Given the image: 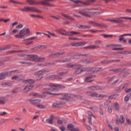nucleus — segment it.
Segmentation results:
<instances>
[{
  "label": "nucleus",
  "instance_id": "nucleus-1",
  "mask_svg": "<svg viewBox=\"0 0 131 131\" xmlns=\"http://www.w3.org/2000/svg\"><path fill=\"white\" fill-rule=\"evenodd\" d=\"M24 57L26 58V60L32 62H43L45 61V58L38 57L36 55H25Z\"/></svg>",
  "mask_w": 131,
  "mask_h": 131
},
{
  "label": "nucleus",
  "instance_id": "nucleus-2",
  "mask_svg": "<svg viewBox=\"0 0 131 131\" xmlns=\"http://www.w3.org/2000/svg\"><path fill=\"white\" fill-rule=\"evenodd\" d=\"M19 10L21 12H37V13H42V12L35 7L29 6H25L24 8H19Z\"/></svg>",
  "mask_w": 131,
  "mask_h": 131
},
{
  "label": "nucleus",
  "instance_id": "nucleus-3",
  "mask_svg": "<svg viewBox=\"0 0 131 131\" xmlns=\"http://www.w3.org/2000/svg\"><path fill=\"white\" fill-rule=\"evenodd\" d=\"M49 86L51 88L45 89L46 91H50V92H58V89L53 88H59V89H65V86L58 84L50 83Z\"/></svg>",
  "mask_w": 131,
  "mask_h": 131
},
{
  "label": "nucleus",
  "instance_id": "nucleus-4",
  "mask_svg": "<svg viewBox=\"0 0 131 131\" xmlns=\"http://www.w3.org/2000/svg\"><path fill=\"white\" fill-rule=\"evenodd\" d=\"M30 33V31L29 29H24L21 30L17 35H15L14 36L16 38H22L24 37V36H26V35H28Z\"/></svg>",
  "mask_w": 131,
  "mask_h": 131
},
{
  "label": "nucleus",
  "instance_id": "nucleus-5",
  "mask_svg": "<svg viewBox=\"0 0 131 131\" xmlns=\"http://www.w3.org/2000/svg\"><path fill=\"white\" fill-rule=\"evenodd\" d=\"M49 72H51V70L49 69L40 70L36 73V74H38V75L36 77L35 79L36 80H40L43 77V74L49 73Z\"/></svg>",
  "mask_w": 131,
  "mask_h": 131
},
{
  "label": "nucleus",
  "instance_id": "nucleus-6",
  "mask_svg": "<svg viewBox=\"0 0 131 131\" xmlns=\"http://www.w3.org/2000/svg\"><path fill=\"white\" fill-rule=\"evenodd\" d=\"M95 0H89L86 2H82L80 1L75 0L73 2L74 4H76L75 7H80L81 5H85V6L91 5V3H95Z\"/></svg>",
  "mask_w": 131,
  "mask_h": 131
},
{
  "label": "nucleus",
  "instance_id": "nucleus-7",
  "mask_svg": "<svg viewBox=\"0 0 131 131\" xmlns=\"http://www.w3.org/2000/svg\"><path fill=\"white\" fill-rule=\"evenodd\" d=\"M29 102L30 104H32V105H34L35 107H37L38 105L40 103V102H41V101L40 99L32 98L29 100Z\"/></svg>",
  "mask_w": 131,
  "mask_h": 131
},
{
  "label": "nucleus",
  "instance_id": "nucleus-8",
  "mask_svg": "<svg viewBox=\"0 0 131 131\" xmlns=\"http://www.w3.org/2000/svg\"><path fill=\"white\" fill-rule=\"evenodd\" d=\"M67 68H73V69H80V68H82V65L67 64Z\"/></svg>",
  "mask_w": 131,
  "mask_h": 131
},
{
  "label": "nucleus",
  "instance_id": "nucleus-9",
  "mask_svg": "<svg viewBox=\"0 0 131 131\" xmlns=\"http://www.w3.org/2000/svg\"><path fill=\"white\" fill-rule=\"evenodd\" d=\"M47 79H50L51 80H54L55 79H62V77H59L56 75H51L47 77Z\"/></svg>",
  "mask_w": 131,
  "mask_h": 131
},
{
  "label": "nucleus",
  "instance_id": "nucleus-10",
  "mask_svg": "<svg viewBox=\"0 0 131 131\" xmlns=\"http://www.w3.org/2000/svg\"><path fill=\"white\" fill-rule=\"evenodd\" d=\"M32 89H33V85H27L23 89H21V92H23V93H28V92H29V91H31V90H32Z\"/></svg>",
  "mask_w": 131,
  "mask_h": 131
},
{
  "label": "nucleus",
  "instance_id": "nucleus-11",
  "mask_svg": "<svg viewBox=\"0 0 131 131\" xmlns=\"http://www.w3.org/2000/svg\"><path fill=\"white\" fill-rule=\"evenodd\" d=\"M102 70V68L93 69L90 70L86 72V74H92V73H94V72H98V71H100Z\"/></svg>",
  "mask_w": 131,
  "mask_h": 131
},
{
  "label": "nucleus",
  "instance_id": "nucleus-12",
  "mask_svg": "<svg viewBox=\"0 0 131 131\" xmlns=\"http://www.w3.org/2000/svg\"><path fill=\"white\" fill-rule=\"evenodd\" d=\"M27 3H28L29 5L30 6H35L36 5H41V2L39 1L38 2H35L33 0H27Z\"/></svg>",
  "mask_w": 131,
  "mask_h": 131
},
{
  "label": "nucleus",
  "instance_id": "nucleus-13",
  "mask_svg": "<svg viewBox=\"0 0 131 131\" xmlns=\"http://www.w3.org/2000/svg\"><path fill=\"white\" fill-rule=\"evenodd\" d=\"M120 19H121L120 18V17L116 18L113 19H107V21H108L109 22H114V23H121V22H122L123 20H121Z\"/></svg>",
  "mask_w": 131,
  "mask_h": 131
},
{
  "label": "nucleus",
  "instance_id": "nucleus-14",
  "mask_svg": "<svg viewBox=\"0 0 131 131\" xmlns=\"http://www.w3.org/2000/svg\"><path fill=\"white\" fill-rule=\"evenodd\" d=\"M89 90H92V91H101L103 90L102 87H100L99 86H91L88 87Z\"/></svg>",
  "mask_w": 131,
  "mask_h": 131
},
{
  "label": "nucleus",
  "instance_id": "nucleus-15",
  "mask_svg": "<svg viewBox=\"0 0 131 131\" xmlns=\"http://www.w3.org/2000/svg\"><path fill=\"white\" fill-rule=\"evenodd\" d=\"M9 75V73L8 72H5L0 73V80H3V79H5L7 78V76Z\"/></svg>",
  "mask_w": 131,
  "mask_h": 131
},
{
  "label": "nucleus",
  "instance_id": "nucleus-16",
  "mask_svg": "<svg viewBox=\"0 0 131 131\" xmlns=\"http://www.w3.org/2000/svg\"><path fill=\"white\" fill-rule=\"evenodd\" d=\"M59 33L65 36H68V35H69V32H67L66 30L63 29H59Z\"/></svg>",
  "mask_w": 131,
  "mask_h": 131
},
{
  "label": "nucleus",
  "instance_id": "nucleus-17",
  "mask_svg": "<svg viewBox=\"0 0 131 131\" xmlns=\"http://www.w3.org/2000/svg\"><path fill=\"white\" fill-rule=\"evenodd\" d=\"M130 84V82L125 83L119 87V90L122 91V90H124V89H126V88H127V86H128Z\"/></svg>",
  "mask_w": 131,
  "mask_h": 131
},
{
  "label": "nucleus",
  "instance_id": "nucleus-18",
  "mask_svg": "<svg viewBox=\"0 0 131 131\" xmlns=\"http://www.w3.org/2000/svg\"><path fill=\"white\" fill-rule=\"evenodd\" d=\"M110 62H120V60L117 59V60H103L101 62V64H107L108 63H110Z\"/></svg>",
  "mask_w": 131,
  "mask_h": 131
},
{
  "label": "nucleus",
  "instance_id": "nucleus-19",
  "mask_svg": "<svg viewBox=\"0 0 131 131\" xmlns=\"http://www.w3.org/2000/svg\"><path fill=\"white\" fill-rule=\"evenodd\" d=\"M99 48H100V47L98 45L97 46L92 45V46L85 47L84 48V49H88V50H92V49H99Z\"/></svg>",
  "mask_w": 131,
  "mask_h": 131
},
{
  "label": "nucleus",
  "instance_id": "nucleus-20",
  "mask_svg": "<svg viewBox=\"0 0 131 131\" xmlns=\"http://www.w3.org/2000/svg\"><path fill=\"white\" fill-rule=\"evenodd\" d=\"M78 34H80V32L71 31L69 32L68 36H74V35H77Z\"/></svg>",
  "mask_w": 131,
  "mask_h": 131
},
{
  "label": "nucleus",
  "instance_id": "nucleus-21",
  "mask_svg": "<svg viewBox=\"0 0 131 131\" xmlns=\"http://www.w3.org/2000/svg\"><path fill=\"white\" fill-rule=\"evenodd\" d=\"M78 28L82 29H90L91 28L90 26H83L81 25H78L77 26Z\"/></svg>",
  "mask_w": 131,
  "mask_h": 131
},
{
  "label": "nucleus",
  "instance_id": "nucleus-22",
  "mask_svg": "<svg viewBox=\"0 0 131 131\" xmlns=\"http://www.w3.org/2000/svg\"><path fill=\"white\" fill-rule=\"evenodd\" d=\"M64 52L56 53L54 54H52L50 55V57H60V56H62L63 55Z\"/></svg>",
  "mask_w": 131,
  "mask_h": 131
},
{
  "label": "nucleus",
  "instance_id": "nucleus-23",
  "mask_svg": "<svg viewBox=\"0 0 131 131\" xmlns=\"http://www.w3.org/2000/svg\"><path fill=\"white\" fill-rule=\"evenodd\" d=\"M23 83H34L35 81L34 80L30 79H27V80H23Z\"/></svg>",
  "mask_w": 131,
  "mask_h": 131
},
{
  "label": "nucleus",
  "instance_id": "nucleus-24",
  "mask_svg": "<svg viewBox=\"0 0 131 131\" xmlns=\"http://www.w3.org/2000/svg\"><path fill=\"white\" fill-rule=\"evenodd\" d=\"M70 97H71V95L69 94H65L63 96V98H62V100L63 101H68L69 99H70Z\"/></svg>",
  "mask_w": 131,
  "mask_h": 131
},
{
  "label": "nucleus",
  "instance_id": "nucleus-25",
  "mask_svg": "<svg viewBox=\"0 0 131 131\" xmlns=\"http://www.w3.org/2000/svg\"><path fill=\"white\" fill-rule=\"evenodd\" d=\"M84 45H85V42H78L72 43V46L73 47H79L80 46H84Z\"/></svg>",
  "mask_w": 131,
  "mask_h": 131
},
{
  "label": "nucleus",
  "instance_id": "nucleus-26",
  "mask_svg": "<svg viewBox=\"0 0 131 131\" xmlns=\"http://www.w3.org/2000/svg\"><path fill=\"white\" fill-rule=\"evenodd\" d=\"M113 107L116 111H119V104L118 102H115L113 104Z\"/></svg>",
  "mask_w": 131,
  "mask_h": 131
},
{
  "label": "nucleus",
  "instance_id": "nucleus-27",
  "mask_svg": "<svg viewBox=\"0 0 131 131\" xmlns=\"http://www.w3.org/2000/svg\"><path fill=\"white\" fill-rule=\"evenodd\" d=\"M7 102V99L5 97H0V104L5 105Z\"/></svg>",
  "mask_w": 131,
  "mask_h": 131
},
{
  "label": "nucleus",
  "instance_id": "nucleus-28",
  "mask_svg": "<svg viewBox=\"0 0 131 131\" xmlns=\"http://www.w3.org/2000/svg\"><path fill=\"white\" fill-rule=\"evenodd\" d=\"M62 16L64 17V18H68L69 20H74V18L71 17V16H69L68 14H64V13H61Z\"/></svg>",
  "mask_w": 131,
  "mask_h": 131
},
{
  "label": "nucleus",
  "instance_id": "nucleus-29",
  "mask_svg": "<svg viewBox=\"0 0 131 131\" xmlns=\"http://www.w3.org/2000/svg\"><path fill=\"white\" fill-rule=\"evenodd\" d=\"M9 60V58H6L4 59H0V66H3V65H5V62L6 61H8Z\"/></svg>",
  "mask_w": 131,
  "mask_h": 131
},
{
  "label": "nucleus",
  "instance_id": "nucleus-30",
  "mask_svg": "<svg viewBox=\"0 0 131 131\" xmlns=\"http://www.w3.org/2000/svg\"><path fill=\"white\" fill-rule=\"evenodd\" d=\"M20 64H24V65H27V66H31V65H33L31 62H26V61H19Z\"/></svg>",
  "mask_w": 131,
  "mask_h": 131
},
{
  "label": "nucleus",
  "instance_id": "nucleus-31",
  "mask_svg": "<svg viewBox=\"0 0 131 131\" xmlns=\"http://www.w3.org/2000/svg\"><path fill=\"white\" fill-rule=\"evenodd\" d=\"M93 77H95V76H90L86 77L85 78V81H86L87 82H92L93 81L91 80V79H92Z\"/></svg>",
  "mask_w": 131,
  "mask_h": 131
},
{
  "label": "nucleus",
  "instance_id": "nucleus-32",
  "mask_svg": "<svg viewBox=\"0 0 131 131\" xmlns=\"http://www.w3.org/2000/svg\"><path fill=\"white\" fill-rule=\"evenodd\" d=\"M3 86L8 87V86H12L13 85V83L12 82H4L3 83Z\"/></svg>",
  "mask_w": 131,
  "mask_h": 131
},
{
  "label": "nucleus",
  "instance_id": "nucleus-33",
  "mask_svg": "<svg viewBox=\"0 0 131 131\" xmlns=\"http://www.w3.org/2000/svg\"><path fill=\"white\" fill-rule=\"evenodd\" d=\"M123 36H129V34H124L123 35H121L119 38V41H122V40H123Z\"/></svg>",
  "mask_w": 131,
  "mask_h": 131
},
{
  "label": "nucleus",
  "instance_id": "nucleus-34",
  "mask_svg": "<svg viewBox=\"0 0 131 131\" xmlns=\"http://www.w3.org/2000/svg\"><path fill=\"white\" fill-rule=\"evenodd\" d=\"M50 63L46 62L45 63H39L37 64V66H39V67H45V66H49L50 65Z\"/></svg>",
  "mask_w": 131,
  "mask_h": 131
},
{
  "label": "nucleus",
  "instance_id": "nucleus-35",
  "mask_svg": "<svg viewBox=\"0 0 131 131\" xmlns=\"http://www.w3.org/2000/svg\"><path fill=\"white\" fill-rule=\"evenodd\" d=\"M119 96V94H113L108 96V99H116L117 97Z\"/></svg>",
  "mask_w": 131,
  "mask_h": 131
},
{
  "label": "nucleus",
  "instance_id": "nucleus-36",
  "mask_svg": "<svg viewBox=\"0 0 131 131\" xmlns=\"http://www.w3.org/2000/svg\"><path fill=\"white\" fill-rule=\"evenodd\" d=\"M121 121L120 122L121 123H122V124H123V123H124V122H125V118H124V116H123V115H121L120 116Z\"/></svg>",
  "mask_w": 131,
  "mask_h": 131
},
{
  "label": "nucleus",
  "instance_id": "nucleus-37",
  "mask_svg": "<svg viewBox=\"0 0 131 131\" xmlns=\"http://www.w3.org/2000/svg\"><path fill=\"white\" fill-rule=\"evenodd\" d=\"M79 14L82 15V16H88V11H84L83 10L80 11Z\"/></svg>",
  "mask_w": 131,
  "mask_h": 131
},
{
  "label": "nucleus",
  "instance_id": "nucleus-38",
  "mask_svg": "<svg viewBox=\"0 0 131 131\" xmlns=\"http://www.w3.org/2000/svg\"><path fill=\"white\" fill-rule=\"evenodd\" d=\"M67 127H68V129H69V130L72 131V129H73V128H74V125L71 124H69L68 125Z\"/></svg>",
  "mask_w": 131,
  "mask_h": 131
},
{
  "label": "nucleus",
  "instance_id": "nucleus-39",
  "mask_svg": "<svg viewBox=\"0 0 131 131\" xmlns=\"http://www.w3.org/2000/svg\"><path fill=\"white\" fill-rule=\"evenodd\" d=\"M36 38H37V36H35L34 37H32L30 38L25 39L23 40V41H27V40H31L32 39H36Z\"/></svg>",
  "mask_w": 131,
  "mask_h": 131
},
{
  "label": "nucleus",
  "instance_id": "nucleus-40",
  "mask_svg": "<svg viewBox=\"0 0 131 131\" xmlns=\"http://www.w3.org/2000/svg\"><path fill=\"white\" fill-rule=\"evenodd\" d=\"M37 107L39 109H46V108H47V106H46V105L39 104L38 105H37Z\"/></svg>",
  "mask_w": 131,
  "mask_h": 131
},
{
  "label": "nucleus",
  "instance_id": "nucleus-41",
  "mask_svg": "<svg viewBox=\"0 0 131 131\" xmlns=\"http://www.w3.org/2000/svg\"><path fill=\"white\" fill-rule=\"evenodd\" d=\"M93 60L90 59V60H88V59H85L84 60H83V63H84V64H90V63H92Z\"/></svg>",
  "mask_w": 131,
  "mask_h": 131
},
{
  "label": "nucleus",
  "instance_id": "nucleus-42",
  "mask_svg": "<svg viewBox=\"0 0 131 131\" xmlns=\"http://www.w3.org/2000/svg\"><path fill=\"white\" fill-rule=\"evenodd\" d=\"M102 36H103L104 38H109V37H113V35H108V34H102Z\"/></svg>",
  "mask_w": 131,
  "mask_h": 131
},
{
  "label": "nucleus",
  "instance_id": "nucleus-43",
  "mask_svg": "<svg viewBox=\"0 0 131 131\" xmlns=\"http://www.w3.org/2000/svg\"><path fill=\"white\" fill-rule=\"evenodd\" d=\"M129 99H130V94H128L124 98L125 102H127L129 100Z\"/></svg>",
  "mask_w": 131,
  "mask_h": 131
},
{
  "label": "nucleus",
  "instance_id": "nucleus-44",
  "mask_svg": "<svg viewBox=\"0 0 131 131\" xmlns=\"http://www.w3.org/2000/svg\"><path fill=\"white\" fill-rule=\"evenodd\" d=\"M53 122L52 120L50 119H47L45 122L46 123H49V124H53Z\"/></svg>",
  "mask_w": 131,
  "mask_h": 131
},
{
  "label": "nucleus",
  "instance_id": "nucleus-45",
  "mask_svg": "<svg viewBox=\"0 0 131 131\" xmlns=\"http://www.w3.org/2000/svg\"><path fill=\"white\" fill-rule=\"evenodd\" d=\"M90 24H92L94 26H101V25H100V24H98L92 21H90Z\"/></svg>",
  "mask_w": 131,
  "mask_h": 131
},
{
  "label": "nucleus",
  "instance_id": "nucleus-46",
  "mask_svg": "<svg viewBox=\"0 0 131 131\" xmlns=\"http://www.w3.org/2000/svg\"><path fill=\"white\" fill-rule=\"evenodd\" d=\"M119 82V78H117L115 81H114L112 83V85L113 86H114V85H116V84H117V83H118V82Z\"/></svg>",
  "mask_w": 131,
  "mask_h": 131
},
{
  "label": "nucleus",
  "instance_id": "nucleus-47",
  "mask_svg": "<svg viewBox=\"0 0 131 131\" xmlns=\"http://www.w3.org/2000/svg\"><path fill=\"white\" fill-rule=\"evenodd\" d=\"M114 79H115V76L108 77L107 80L108 83H109V82H110L111 81H112L113 80H114Z\"/></svg>",
  "mask_w": 131,
  "mask_h": 131
},
{
  "label": "nucleus",
  "instance_id": "nucleus-48",
  "mask_svg": "<svg viewBox=\"0 0 131 131\" xmlns=\"http://www.w3.org/2000/svg\"><path fill=\"white\" fill-rule=\"evenodd\" d=\"M68 73V72H62L58 73V75L62 76V75H66Z\"/></svg>",
  "mask_w": 131,
  "mask_h": 131
},
{
  "label": "nucleus",
  "instance_id": "nucleus-49",
  "mask_svg": "<svg viewBox=\"0 0 131 131\" xmlns=\"http://www.w3.org/2000/svg\"><path fill=\"white\" fill-rule=\"evenodd\" d=\"M91 97H94L95 98H98V97H99V94L96 92H92Z\"/></svg>",
  "mask_w": 131,
  "mask_h": 131
},
{
  "label": "nucleus",
  "instance_id": "nucleus-50",
  "mask_svg": "<svg viewBox=\"0 0 131 131\" xmlns=\"http://www.w3.org/2000/svg\"><path fill=\"white\" fill-rule=\"evenodd\" d=\"M47 32L49 33V34H50V35H52V36H53L54 37H58V36L54 33H52L49 31H48Z\"/></svg>",
  "mask_w": 131,
  "mask_h": 131
},
{
  "label": "nucleus",
  "instance_id": "nucleus-51",
  "mask_svg": "<svg viewBox=\"0 0 131 131\" xmlns=\"http://www.w3.org/2000/svg\"><path fill=\"white\" fill-rule=\"evenodd\" d=\"M11 79H14L15 80H21V79L20 78V77H19V76H15L12 77Z\"/></svg>",
  "mask_w": 131,
  "mask_h": 131
},
{
  "label": "nucleus",
  "instance_id": "nucleus-52",
  "mask_svg": "<svg viewBox=\"0 0 131 131\" xmlns=\"http://www.w3.org/2000/svg\"><path fill=\"white\" fill-rule=\"evenodd\" d=\"M41 2V5H43V6H50V3L47 2H43V1H40Z\"/></svg>",
  "mask_w": 131,
  "mask_h": 131
},
{
  "label": "nucleus",
  "instance_id": "nucleus-53",
  "mask_svg": "<svg viewBox=\"0 0 131 131\" xmlns=\"http://www.w3.org/2000/svg\"><path fill=\"white\" fill-rule=\"evenodd\" d=\"M20 52H23V50H20V51L12 50V51H9V53L12 54V53H20Z\"/></svg>",
  "mask_w": 131,
  "mask_h": 131
},
{
  "label": "nucleus",
  "instance_id": "nucleus-54",
  "mask_svg": "<svg viewBox=\"0 0 131 131\" xmlns=\"http://www.w3.org/2000/svg\"><path fill=\"white\" fill-rule=\"evenodd\" d=\"M110 71H114V72H120L121 71V70L119 69H114L111 70Z\"/></svg>",
  "mask_w": 131,
  "mask_h": 131
},
{
  "label": "nucleus",
  "instance_id": "nucleus-55",
  "mask_svg": "<svg viewBox=\"0 0 131 131\" xmlns=\"http://www.w3.org/2000/svg\"><path fill=\"white\" fill-rule=\"evenodd\" d=\"M120 19H125V20H128L129 21H131L130 17H120Z\"/></svg>",
  "mask_w": 131,
  "mask_h": 131
},
{
  "label": "nucleus",
  "instance_id": "nucleus-56",
  "mask_svg": "<svg viewBox=\"0 0 131 131\" xmlns=\"http://www.w3.org/2000/svg\"><path fill=\"white\" fill-rule=\"evenodd\" d=\"M8 114V113L7 112H0V116H5V115H7Z\"/></svg>",
  "mask_w": 131,
  "mask_h": 131
},
{
  "label": "nucleus",
  "instance_id": "nucleus-57",
  "mask_svg": "<svg viewBox=\"0 0 131 131\" xmlns=\"http://www.w3.org/2000/svg\"><path fill=\"white\" fill-rule=\"evenodd\" d=\"M88 114L89 115V117H92V116H93V117L96 118V117L94 115H93V113L90 111L88 112Z\"/></svg>",
  "mask_w": 131,
  "mask_h": 131
},
{
  "label": "nucleus",
  "instance_id": "nucleus-58",
  "mask_svg": "<svg viewBox=\"0 0 131 131\" xmlns=\"http://www.w3.org/2000/svg\"><path fill=\"white\" fill-rule=\"evenodd\" d=\"M74 74L77 75V74H80L81 73V71L80 69L77 70L74 72Z\"/></svg>",
  "mask_w": 131,
  "mask_h": 131
},
{
  "label": "nucleus",
  "instance_id": "nucleus-59",
  "mask_svg": "<svg viewBox=\"0 0 131 131\" xmlns=\"http://www.w3.org/2000/svg\"><path fill=\"white\" fill-rule=\"evenodd\" d=\"M16 29H17V30H19V29H21L22 28H23V25L22 24H20L18 26L16 27Z\"/></svg>",
  "mask_w": 131,
  "mask_h": 131
},
{
  "label": "nucleus",
  "instance_id": "nucleus-60",
  "mask_svg": "<svg viewBox=\"0 0 131 131\" xmlns=\"http://www.w3.org/2000/svg\"><path fill=\"white\" fill-rule=\"evenodd\" d=\"M107 111L109 112V113H112V111H113V110H112V106H108L107 108Z\"/></svg>",
  "mask_w": 131,
  "mask_h": 131
},
{
  "label": "nucleus",
  "instance_id": "nucleus-61",
  "mask_svg": "<svg viewBox=\"0 0 131 131\" xmlns=\"http://www.w3.org/2000/svg\"><path fill=\"white\" fill-rule=\"evenodd\" d=\"M38 48L39 49H41V50H43V49H46V48H47V46H46L45 45H39L38 46Z\"/></svg>",
  "mask_w": 131,
  "mask_h": 131
},
{
  "label": "nucleus",
  "instance_id": "nucleus-62",
  "mask_svg": "<svg viewBox=\"0 0 131 131\" xmlns=\"http://www.w3.org/2000/svg\"><path fill=\"white\" fill-rule=\"evenodd\" d=\"M31 95L33 96V97H39V94H38L37 93H33L31 94Z\"/></svg>",
  "mask_w": 131,
  "mask_h": 131
},
{
  "label": "nucleus",
  "instance_id": "nucleus-63",
  "mask_svg": "<svg viewBox=\"0 0 131 131\" xmlns=\"http://www.w3.org/2000/svg\"><path fill=\"white\" fill-rule=\"evenodd\" d=\"M120 54H124L125 55H127L128 54H131V52L130 51H126L120 53Z\"/></svg>",
  "mask_w": 131,
  "mask_h": 131
},
{
  "label": "nucleus",
  "instance_id": "nucleus-64",
  "mask_svg": "<svg viewBox=\"0 0 131 131\" xmlns=\"http://www.w3.org/2000/svg\"><path fill=\"white\" fill-rule=\"evenodd\" d=\"M126 121L127 122V123H128V124H129V125H131V121L129 119L126 118Z\"/></svg>",
  "mask_w": 131,
  "mask_h": 131
}]
</instances>
